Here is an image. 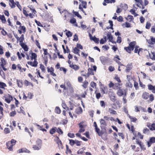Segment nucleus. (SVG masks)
<instances>
[{
    "label": "nucleus",
    "mask_w": 155,
    "mask_h": 155,
    "mask_svg": "<svg viewBox=\"0 0 155 155\" xmlns=\"http://www.w3.org/2000/svg\"><path fill=\"white\" fill-rule=\"evenodd\" d=\"M24 40V35L22 34L21 35V36L20 38L19 37V39H18V41H19L20 42H23Z\"/></svg>",
    "instance_id": "obj_36"
},
{
    "label": "nucleus",
    "mask_w": 155,
    "mask_h": 155,
    "mask_svg": "<svg viewBox=\"0 0 155 155\" xmlns=\"http://www.w3.org/2000/svg\"><path fill=\"white\" fill-rule=\"evenodd\" d=\"M68 136L71 138H73L74 137V134L73 133H68Z\"/></svg>",
    "instance_id": "obj_50"
},
{
    "label": "nucleus",
    "mask_w": 155,
    "mask_h": 155,
    "mask_svg": "<svg viewBox=\"0 0 155 155\" xmlns=\"http://www.w3.org/2000/svg\"><path fill=\"white\" fill-rule=\"evenodd\" d=\"M142 97L143 99H145L146 100L149 97V94L146 92H144L142 96Z\"/></svg>",
    "instance_id": "obj_9"
},
{
    "label": "nucleus",
    "mask_w": 155,
    "mask_h": 155,
    "mask_svg": "<svg viewBox=\"0 0 155 155\" xmlns=\"http://www.w3.org/2000/svg\"><path fill=\"white\" fill-rule=\"evenodd\" d=\"M80 50L77 48L75 47L74 49V53L75 54H78Z\"/></svg>",
    "instance_id": "obj_41"
},
{
    "label": "nucleus",
    "mask_w": 155,
    "mask_h": 155,
    "mask_svg": "<svg viewBox=\"0 0 155 155\" xmlns=\"http://www.w3.org/2000/svg\"><path fill=\"white\" fill-rule=\"evenodd\" d=\"M48 72H51L52 71H54V69L53 68L51 67L50 68H48Z\"/></svg>",
    "instance_id": "obj_48"
},
{
    "label": "nucleus",
    "mask_w": 155,
    "mask_h": 155,
    "mask_svg": "<svg viewBox=\"0 0 155 155\" xmlns=\"http://www.w3.org/2000/svg\"><path fill=\"white\" fill-rule=\"evenodd\" d=\"M108 111L110 112V114L116 115L117 114L116 111L111 108H109Z\"/></svg>",
    "instance_id": "obj_14"
},
{
    "label": "nucleus",
    "mask_w": 155,
    "mask_h": 155,
    "mask_svg": "<svg viewBox=\"0 0 155 155\" xmlns=\"http://www.w3.org/2000/svg\"><path fill=\"white\" fill-rule=\"evenodd\" d=\"M0 19L3 23H5L6 22V20L4 15H1Z\"/></svg>",
    "instance_id": "obj_20"
},
{
    "label": "nucleus",
    "mask_w": 155,
    "mask_h": 155,
    "mask_svg": "<svg viewBox=\"0 0 155 155\" xmlns=\"http://www.w3.org/2000/svg\"><path fill=\"white\" fill-rule=\"evenodd\" d=\"M150 130L152 131L155 130V124L153 123L151 125L150 127Z\"/></svg>",
    "instance_id": "obj_33"
},
{
    "label": "nucleus",
    "mask_w": 155,
    "mask_h": 155,
    "mask_svg": "<svg viewBox=\"0 0 155 155\" xmlns=\"http://www.w3.org/2000/svg\"><path fill=\"white\" fill-rule=\"evenodd\" d=\"M151 31L153 33H155V25L153 26L151 29Z\"/></svg>",
    "instance_id": "obj_64"
},
{
    "label": "nucleus",
    "mask_w": 155,
    "mask_h": 155,
    "mask_svg": "<svg viewBox=\"0 0 155 155\" xmlns=\"http://www.w3.org/2000/svg\"><path fill=\"white\" fill-rule=\"evenodd\" d=\"M1 66H2V64L3 65H5L6 64V61L5 60L4 58H1Z\"/></svg>",
    "instance_id": "obj_27"
},
{
    "label": "nucleus",
    "mask_w": 155,
    "mask_h": 155,
    "mask_svg": "<svg viewBox=\"0 0 155 155\" xmlns=\"http://www.w3.org/2000/svg\"><path fill=\"white\" fill-rule=\"evenodd\" d=\"M125 91L123 89H119L117 91V94L119 96H121L124 95Z\"/></svg>",
    "instance_id": "obj_4"
},
{
    "label": "nucleus",
    "mask_w": 155,
    "mask_h": 155,
    "mask_svg": "<svg viewBox=\"0 0 155 155\" xmlns=\"http://www.w3.org/2000/svg\"><path fill=\"white\" fill-rule=\"evenodd\" d=\"M81 3L82 4V5H83V8H86L87 3L85 2H84V1H82Z\"/></svg>",
    "instance_id": "obj_51"
},
{
    "label": "nucleus",
    "mask_w": 155,
    "mask_h": 155,
    "mask_svg": "<svg viewBox=\"0 0 155 155\" xmlns=\"http://www.w3.org/2000/svg\"><path fill=\"white\" fill-rule=\"evenodd\" d=\"M70 67L74 69L75 71H77L79 69L80 67L78 66L73 64L71 65H70Z\"/></svg>",
    "instance_id": "obj_10"
},
{
    "label": "nucleus",
    "mask_w": 155,
    "mask_h": 155,
    "mask_svg": "<svg viewBox=\"0 0 155 155\" xmlns=\"http://www.w3.org/2000/svg\"><path fill=\"white\" fill-rule=\"evenodd\" d=\"M137 136L138 137H139L141 139H143V136L142 135L141 133L140 132H138L137 134Z\"/></svg>",
    "instance_id": "obj_60"
},
{
    "label": "nucleus",
    "mask_w": 155,
    "mask_h": 155,
    "mask_svg": "<svg viewBox=\"0 0 155 155\" xmlns=\"http://www.w3.org/2000/svg\"><path fill=\"white\" fill-rule=\"evenodd\" d=\"M110 97L111 101L113 102H114L116 100L115 99V97L114 94L112 93V94L110 96Z\"/></svg>",
    "instance_id": "obj_12"
},
{
    "label": "nucleus",
    "mask_w": 155,
    "mask_h": 155,
    "mask_svg": "<svg viewBox=\"0 0 155 155\" xmlns=\"http://www.w3.org/2000/svg\"><path fill=\"white\" fill-rule=\"evenodd\" d=\"M135 44V41L131 42L129 44V46L128 47H125L124 49H125L127 52L130 53L131 51L134 50Z\"/></svg>",
    "instance_id": "obj_1"
},
{
    "label": "nucleus",
    "mask_w": 155,
    "mask_h": 155,
    "mask_svg": "<svg viewBox=\"0 0 155 155\" xmlns=\"http://www.w3.org/2000/svg\"><path fill=\"white\" fill-rule=\"evenodd\" d=\"M150 58L153 60H155V53L151 52L150 54H149Z\"/></svg>",
    "instance_id": "obj_18"
},
{
    "label": "nucleus",
    "mask_w": 155,
    "mask_h": 155,
    "mask_svg": "<svg viewBox=\"0 0 155 155\" xmlns=\"http://www.w3.org/2000/svg\"><path fill=\"white\" fill-rule=\"evenodd\" d=\"M4 131L5 133L6 134L10 133L9 130L8 128H5L4 130Z\"/></svg>",
    "instance_id": "obj_49"
},
{
    "label": "nucleus",
    "mask_w": 155,
    "mask_h": 155,
    "mask_svg": "<svg viewBox=\"0 0 155 155\" xmlns=\"http://www.w3.org/2000/svg\"><path fill=\"white\" fill-rule=\"evenodd\" d=\"M107 39L109 40V41H111L113 39V38L112 35L111 33L110 32H108L107 34Z\"/></svg>",
    "instance_id": "obj_8"
},
{
    "label": "nucleus",
    "mask_w": 155,
    "mask_h": 155,
    "mask_svg": "<svg viewBox=\"0 0 155 155\" xmlns=\"http://www.w3.org/2000/svg\"><path fill=\"white\" fill-rule=\"evenodd\" d=\"M108 58L104 56H101L100 57V60L101 63L104 64L106 63L107 61Z\"/></svg>",
    "instance_id": "obj_3"
},
{
    "label": "nucleus",
    "mask_w": 155,
    "mask_h": 155,
    "mask_svg": "<svg viewBox=\"0 0 155 155\" xmlns=\"http://www.w3.org/2000/svg\"><path fill=\"white\" fill-rule=\"evenodd\" d=\"M73 14L76 16H77L78 18H79L80 19L82 18V17L79 14L78 12H77L74 11V10H73Z\"/></svg>",
    "instance_id": "obj_21"
},
{
    "label": "nucleus",
    "mask_w": 155,
    "mask_h": 155,
    "mask_svg": "<svg viewBox=\"0 0 155 155\" xmlns=\"http://www.w3.org/2000/svg\"><path fill=\"white\" fill-rule=\"evenodd\" d=\"M94 73L93 71V70L92 68H89L88 69V76H89L90 75H94Z\"/></svg>",
    "instance_id": "obj_16"
},
{
    "label": "nucleus",
    "mask_w": 155,
    "mask_h": 155,
    "mask_svg": "<svg viewBox=\"0 0 155 155\" xmlns=\"http://www.w3.org/2000/svg\"><path fill=\"white\" fill-rule=\"evenodd\" d=\"M127 20H129V21L131 22L133 19V16L131 15H128L127 16V18H126Z\"/></svg>",
    "instance_id": "obj_22"
},
{
    "label": "nucleus",
    "mask_w": 155,
    "mask_h": 155,
    "mask_svg": "<svg viewBox=\"0 0 155 155\" xmlns=\"http://www.w3.org/2000/svg\"><path fill=\"white\" fill-rule=\"evenodd\" d=\"M37 57V55L35 53H32L31 54V59L32 60L33 59L34 60L36 59V58Z\"/></svg>",
    "instance_id": "obj_24"
},
{
    "label": "nucleus",
    "mask_w": 155,
    "mask_h": 155,
    "mask_svg": "<svg viewBox=\"0 0 155 155\" xmlns=\"http://www.w3.org/2000/svg\"><path fill=\"white\" fill-rule=\"evenodd\" d=\"M100 127L102 130H105L107 125L106 122L103 119H101L100 120Z\"/></svg>",
    "instance_id": "obj_2"
},
{
    "label": "nucleus",
    "mask_w": 155,
    "mask_h": 155,
    "mask_svg": "<svg viewBox=\"0 0 155 155\" xmlns=\"http://www.w3.org/2000/svg\"><path fill=\"white\" fill-rule=\"evenodd\" d=\"M136 142L137 144H139L141 148H142V145L141 144V142L139 140L137 139H136Z\"/></svg>",
    "instance_id": "obj_35"
},
{
    "label": "nucleus",
    "mask_w": 155,
    "mask_h": 155,
    "mask_svg": "<svg viewBox=\"0 0 155 155\" xmlns=\"http://www.w3.org/2000/svg\"><path fill=\"white\" fill-rule=\"evenodd\" d=\"M40 68L41 70L42 71H45L44 66L42 64H40Z\"/></svg>",
    "instance_id": "obj_56"
},
{
    "label": "nucleus",
    "mask_w": 155,
    "mask_h": 155,
    "mask_svg": "<svg viewBox=\"0 0 155 155\" xmlns=\"http://www.w3.org/2000/svg\"><path fill=\"white\" fill-rule=\"evenodd\" d=\"M154 86H153L151 84H149L148 85V89L150 90H152L153 89H154Z\"/></svg>",
    "instance_id": "obj_53"
},
{
    "label": "nucleus",
    "mask_w": 155,
    "mask_h": 155,
    "mask_svg": "<svg viewBox=\"0 0 155 155\" xmlns=\"http://www.w3.org/2000/svg\"><path fill=\"white\" fill-rule=\"evenodd\" d=\"M149 132V130L147 128H144L143 130V133L144 134H146L147 133H148Z\"/></svg>",
    "instance_id": "obj_44"
},
{
    "label": "nucleus",
    "mask_w": 155,
    "mask_h": 155,
    "mask_svg": "<svg viewBox=\"0 0 155 155\" xmlns=\"http://www.w3.org/2000/svg\"><path fill=\"white\" fill-rule=\"evenodd\" d=\"M90 85L91 87H94L96 86V84L94 82H91Z\"/></svg>",
    "instance_id": "obj_57"
},
{
    "label": "nucleus",
    "mask_w": 155,
    "mask_h": 155,
    "mask_svg": "<svg viewBox=\"0 0 155 155\" xmlns=\"http://www.w3.org/2000/svg\"><path fill=\"white\" fill-rule=\"evenodd\" d=\"M7 86L6 84L3 82H0V87L5 89V87Z\"/></svg>",
    "instance_id": "obj_25"
},
{
    "label": "nucleus",
    "mask_w": 155,
    "mask_h": 155,
    "mask_svg": "<svg viewBox=\"0 0 155 155\" xmlns=\"http://www.w3.org/2000/svg\"><path fill=\"white\" fill-rule=\"evenodd\" d=\"M149 141L152 143H154L155 142V137H151Z\"/></svg>",
    "instance_id": "obj_52"
},
{
    "label": "nucleus",
    "mask_w": 155,
    "mask_h": 155,
    "mask_svg": "<svg viewBox=\"0 0 155 155\" xmlns=\"http://www.w3.org/2000/svg\"><path fill=\"white\" fill-rule=\"evenodd\" d=\"M9 1L11 4L9 3V5L11 8H14L15 6L16 3L14 2V0H9Z\"/></svg>",
    "instance_id": "obj_11"
},
{
    "label": "nucleus",
    "mask_w": 155,
    "mask_h": 155,
    "mask_svg": "<svg viewBox=\"0 0 155 155\" xmlns=\"http://www.w3.org/2000/svg\"><path fill=\"white\" fill-rule=\"evenodd\" d=\"M66 35L68 38L71 37L72 35V33L70 31H68L66 33Z\"/></svg>",
    "instance_id": "obj_37"
},
{
    "label": "nucleus",
    "mask_w": 155,
    "mask_h": 155,
    "mask_svg": "<svg viewBox=\"0 0 155 155\" xmlns=\"http://www.w3.org/2000/svg\"><path fill=\"white\" fill-rule=\"evenodd\" d=\"M150 23L149 22H147L145 27L147 29H149L150 28Z\"/></svg>",
    "instance_id": "obj_43"
},
{
    "label": "nucleus",
    "mask_w": 155,
    "mask_h": 155,
    "mask_svg": "<svg viewBox=\"0 0 155 155\" xmlns=\"http://www.w3.org/2000/svg\"><path fill=\"white\" fill-rule=\"evenodd\" d=\"M16 5H17L18 8L20 9V11H21V5L19 4V2H16Z\"/></svg>",
    "instance_id": "obj_42"
},
{
    "label": "nucleus",
    "mask_w": 155,
    "mask_h": 155,
    "mask_svg": "<svg viewBox=\"0 0 155 155\" xmlns=\"http://www.w3.org/2000/svg\"><path fill=\"white\" fill-rule=\"evenodd\" d=\"M85 150V148L83 147L81 149H80L78 151L77 153L78 154H82L84 152V150Z\"/></svg>",
    "instance_id": "obj_32"
},
{
    "label": "nucleus",
    "mask_w": 155,
    "mask_h": 155,
    "mask_svg": "<svg viewBox=\"0 0 155 155\" xmlns=\"http://www.w3.org/2000/svg\"><path fill=\"white\" fill-rule=\"evenodd\" d=\"M42 144V140L39 139H38L36 142V145H38L39 147H40L41 148Z\"/></svg>",
    "instance_id": "obj_7"
},
{
    "label": "nucleus",
    "mask_w": 155,
    "mask_h": 155,
    "mask_svg": "<svg viewBox=\"0 0 155 155\" xmlns=\"http://www.w3.org/2000/svg\"><path fill=\"white\" fill-rule=\"evenodd\" d=\"M109 70L110 71H113L114 70V68L112 66H110L108 68Z\"/></svg>",
    "instance_id": "obj_55"
},
{
    "label": "nucleus",
    "mask_w": 155,
    "mask_h": 155,
    "mask_svg": "<svg viewBox=\"0 0 155 155\" xmlns=\"http://www.w3.org/2000/svg\"><path fill=\"white\" fill-rule=\"evenodd\" d=\"M127 116L129 117L131 121L135 122L137 120L136 118L135 117H133L132 116H130L129 114H127Z\"/></svg>",
    "instance_id": "obj_17"
},
{
    "label": "nucleus",
    "mask_w": 155,
    "mask_h": 155,
    "mask_svg": "<svg viewBox=\"0 0 155 155\" xmlns=\"http://www.w3.org/2000/svg\"><path fill=\"white\" fill-rule=\"evenodd\" d=\"M91 40L93 41L96 43L98 44L99 43V39L96 37L95 36L93 37Z\"/></svg>",
    "instance_id": "obj_19"
},
{
    "label": "nucleus",
    "mask_w": 155,
    "mask_h": 155,
    "mask_svg": "<svg viewBox=\"0 0 155 155\" xmlns=\"http://www.w3.org/2000/svg\"><path fill=\"white\" fill-rule=\"evenodd\" d=\"M75 144L78 146H80L81 145L80 142L77 140H75Z\"/></svg>",
    "instance_id": "obj_63"
},
{
    "label": "nucleus",
    "mask_w": 155,
    "mask_h": 155,
    "mask_svg": "<svg viewBox=\"0 0 155 155\" xmlns=\"http://www.w3.org/2000/svg\"><path fill=\"white\" fill-rule=\"evenodd\" d=\"M55 112L56 113L60 114L61 112V110L59 107H56L55 109Z\"/></svg>",
    "instance_id": "obj_26"
},
{
    "label": "nucleus",
    "mask_w": 155,
    "mask_h": 155,
    "mask_svg": "<svg viewBox=\"0 0 155 155\" xmlns=\"http://www.w3.org/2000/svg\"><path fill=\"white\" fill-rule=\"evenodd\" d=\"M117 19L119 22H122L123 21V18L121 16H120L118 18H117Z\"/></svg>",
    "instance_id": "obj_39"
},
{
    "label": "nucleus",
    "mask_w": 155,
    "mask_h": 155,
    "mask_svg": "<svg viewBox=\"0 0 155 155\" xmlns=\"http://www.w3.org/2000/svg\"><path fill=\"white\" fill-rule=\"evenodd\" d=\"M75 112L77 114H81L82 112V109L81 107H79L76 109Z\"/></svg>",
    "instance_id": "obj_15"
},
{
    "label": "nucleus",
    "mask_w": 155,
    "mask_h": 155,
    "mask_svg": "<svg viewBox=\"0 0 155 155\" xmlns=\"http://www.w3.org/2000/svg\"><path fill=\"white\" fill-rule=\"evenodd\" d=\"M140 22L142 23L144 22L145 20V19L143 16H141L140 18Z\"/></svg>",
    "instance_id": "obj_59"
},
{
    "label": "nucleus",
    "mask_w": 155,
    "mask_h": 155,
    "mask_svg": "<svg viewBox=\"0 0 155 155\" xmlns=\"http://www.w3.org/2000/svg\"><path fill=\"white\" fill-rule=\"evenodd\" d=\"M122 7L124 10H126L128 8V6L126 4H124L122 6Z\"/></svg>",
    "instance_id": "obj_54"
},
{
    "label": "nucleus",
    "mask_w": 155,
    "mask_h": 155,
    "mask_svg": "<svg viewBox=\"0 0 155 155\" xmlns=\"http://www.w3.org/2000/svg\"><path fill=\"white\" fill-rule=\"evenodd\" d=\"M70 22L72 24H74L76 22V19L74 18H73L70 19Z\"/></svg>",
    "instance_id": "obj_40"
},
{
    "label": "nucleus",
    "mask_w": 155,
    "mask_h": 155,
    "mask_svg": "<svg viewBox=\"0 0 155 155\" xmlns=\"http://www.w3.org/2000/svg\"><path fill=\"white\" fill-rule=\"evenodd\" d=\"M121 38L120 37L118 36L117 38L116 42L117 43H120L121 42Z\"/></svg>",
    "instance_id": "obj_46"
},
{
    "label": "nucleus",
    "mask_w": 155,
    "mask_h": 155,
    "mask_svg": "<svg viewBox=\"0 0 155 155\" xmlns=\"http://www.w3.org/2000/svg\"><path fill=\"white\" fill-rule=\"evenodd\" d=\"M16 114V112L15 111H12L9 114L10 117H14Z\"/></svg>",
    "instance_id": "obj_45"
},
{
    "label": "nucleus",
    "mask_w": 155,
    "mask_h": 155,
    "mask_svg": "<svg viewBox=\"0 0 155 155\" xmlns=\"http://www.w3.org/2000/svg\"><path fill=\"white\" fill-rule=\"evenodd\" d=\"M6 145L7 148L9 150L12 151V147L13 146V144H12L10 141L6 143Z\"/></svg>",
    "instance_id": "obj_5"
},
{
    "label": "nucleus",
    "mask_w": 155,
    "mask_h": 155,
    "mask_svg": "<svg viewBox=\"0 0 155 155\" xmlns=\"http://www.w3.org/2000/svg\"><path fill=\"white\" fill-rule=\"evenodd\" d=\"M12 99V96L9 94L8 95V97L5 99V101L8 103H9L11 102V100Z\"/></svg>",
    "instance_id": "obj_6"
},
{
    "label": "nucleus",
    "mask_w": 155,
    "mask_h": 155,
    "mask_svg": "<svg viewBox=\"0 0 155 155\" xmlns=\"http://www.w3.org/2000/svg\"><path fill=\"white\" fill-rule=\"evenodd\" d=\"M134 86L137 90L138 87V83L137 82H134Z\"/></svg>",
    "instance_id": "obj_61"
},
{
    "label": "nucleus",
    "mask_w": 155,
    "mask_h": 155,
    "mask_svg": "<svg viewBox=\"0 0 155 155\" xmlns=\"http://www.w3.org/2000/svg\"><path fill=\"white\" fill-rule=\"evenodd\" d=\"M150 41L149 40L148 43L151 45H153L155 43V38H153V37H150Z\"/></svg>",
    "instance_id": "obj_13"
},
{
    "label": "nucleus",
    "mask_w": 155,
    "mask_h": 155,
    "mask_svg": "<svg viewBox=\"0 0 155 155\" xmlns=\"http://www.w3.org/2000/svg\"><path fill=\"white\" fill-rule=\"evenodd\" d=\"M69 143L71 146H73L75 143V140H74L72 139L69 140Z\"/></svg>",
    "instance_id": "obj_31"
},
{
    "label": "nucleus",
    "mask_w": 155,
    "mask_h": 155,
    "mask_svg": "<svg viewBox=\"0 0 155 155\" xmlns=\"http://www.w3.org/2000/svg\"><path fill=\"white\" fill-rule=\"evenodd\" d=\"M109 23L110 24V29H113V21H112L111 20H109Z\"/></svg>",
    "instance_id": "obj_47"
},
{
    "label": "nucleus",
    "mask_w": 155,
    "mask_h": 155,
    "mask_svg": "<svg viewBox=\"0 0 155 155\" xmlns=\"http://www.w3.org/2000/svg\"><path fill=\"white\" fill-rule=\"evenodd\" d=\"M32 148L35 150H39L41 148L40 147H39L36 145H33Z\"/></svg>",
    "instance_id": "obj_29"
},
{
    "label": "nucleus",
    "mask_w": 155,
    "mask_h": 155,
    "mask_svg": "<svg viewBox=\"0 0 155 155\" xmlns=\"http://www.w3.org/2000/svg\"><path fill=\"white\" fill-rule=\"evenodd\" d=\"M95 129L96 132L97 133L99 136H100L101 135V132L100 131V129L97 127L95 128Z\"/></svg>",
    "instance_id": "obj_30"
},
{
    "label": "nucleus",
    "mask_w": 155,
    "mask_h": 155,
    "mask_svg": "<svg viewBox=\"0 0 155 155\" xmlns=\"http://www.w3.org/2000/svg\"><path fill=\"white\" fill-rule=\"evenodd\" d=\"M57 131L59 134H62L63 133V131L60 128H58L56 129Z\"/></svg>",
    "instance_id": "obj_38"
},
{
    "label": "nucleus",
    "mask_w": 155,
    "mask_h": 155,
    "mask_svg": "<svg viewBox=\"0 0 155 155\" xmlns=\"http://www.w3.org/2000/svg\"><path fill=\"white\" fill-rule=\"evenodd\" d=\"M131 69V66H127L125 71L127 72H129Z\"/></svg>",
    "instance_id": "obj_62"
},
{
    "label": "nucleus",
    "mask_w": 155,
    "mask_h": 155,
    "mask_svg": "<svg viewBox=\"0 0 155 155\" xmlns=\"http://www.w3.org/2000/svg\"><path fill=\"white\" fill-rule=\"evenodd\" d=\"M78 40V36L76 34H75L74 35V38L73 39V41H77Z\"/></svg>",
    "instance_id": "obj_58"
},
{
    "label": "nucleus",
    "mask_w": 155,
    "mask_h": 155,
    "mask_svg": "<svg viewBox=\"0 0 155 155\" xmlns=\"http://www.w3.org/2000/svg\"><path fill=\"white\" fill-rule=\"evenodd\" d=\"M57 128L56 127L53 128L51 129L50 131V133L51 134H53L56 131Z\"/></svg>",
    "instance_id": "obj_23"
},
{
    "label": "nucleus",
    "mask_w": 155,
    "mask_h": 155,
    "mask_svg": "<svg viewBox=\"0 0 155 155\" xmlns=\"http://www.w3.org/2000/svg\"><path fill=\"white\" fill-rule=\"evenodd\" d=\"M38 63L36 59H35L34 60V62H32V66L34 67H37Z\"/></svg>",
    "instance_id": "obj_34"
},
{
    "label": "nucleus",
    "mask_w": 155,
    "mask_h": 155,
    "mask_svg": "<svg viewBox=\"0 0 155 155\" xmlns=\"http://www.w3.org/2000/svg\"><path fill=\"white\" fill-rule=\"evenodd\" d=\"M17 84L18 87H21L22 86V81L20 80H17Z\"/></svg>",
    "instance_id": "obj_28"
}]
</instances>
